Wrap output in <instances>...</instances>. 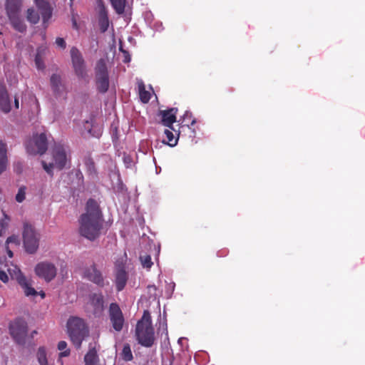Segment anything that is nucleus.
I'll use <instances>...</instances> for the list:
<instances>
[{
	"instance_id": "4c0bfd02",
	"label": "nucleus",
	"mask_w": 365,
	"mask_h": 365,
	"mask_svg": "<svg viewBox=\"0 0 365 365\" xmlns=\"http://www.w3.org/2000/svg\"><path fill=\"white\" fill-rule=\"evenodd\" d=\"M42 166L45 171L50 175L51 176H53V171L52 169L55 167L54 163H46L44 161H42Z\"/></svg>"
},
{
	"instance_id": "393cba45",
	"label": "nucleus",
	"mask_w": 365,
	"mask_h": 365,
	"mask_svg": "<svg viewBox=\"0 0 365 365\" xmlns=\"http://www.w3.org/2000/svg\"><path fill=\"white\" fill-rule=\"evenodd\" d=\"M8 272L12 279H15L18 284L21 283L26 278L21 269L16 265H11L8 268Z\"/></svg>"
},
{
	"instance_id": "8fccbe9b",
	"label": "nucleus",
	"mask_w": 365,
	"mask_h": 365,
	"mask_svg": "<svg viewBox=\"0 0 365 365\" xmlns=\"http://www.w3.org/2000/svg\"><path fill=\"white\" fill-rule=\"evenodd\" d=\"M37 334V331L35 330L32 333H31V337L34 336V334Z\"/></svg>"
},
{
	"instance_id": "f3484780",
	"label": "nucleus",
	"mask_w": 365,
	"mask_h": 365,
	"mask_svg": "<svg viewBox=\"0 0 365 365\" xmlns=\"http://www.w3.org/2000/svg\"><path fill=\"white\" fill-rule=\"evenodd\" d=\"M0 109L5 113L11 110V103L4 86H0Z\"/></svg>"
},
{
	"instance_id": "ddd939ff",
	"label": "nucleus",
	"mask_w": 365,
	"mask_h": 365,
	"mask_svg": "<svg viewBox=\"0 0 365 365\" xmlns=\"http://www.w3.org/2000/svg\"><path fill=\"white\" fill-rule=\"evenodd\" d=\"M53 157L55 167L58 170H63L66 164L67 158L65 148L62 145H56L53 149Z\"/></svg>"
},
{
	"instance_id": "9b49d317",
	"label": "nucleus",
	"mask_w": 365,
	"mask_h": 365,
	"mask_svg": "<svg viewBox=\"0 0 365 365\" xmlns=\"http://www.w3.org/2000/svg\"><path fill=\"white\" fill-rule=\"evenodd\" d=\"M98 21L100 30L105 33L109 27V19L107 9L103 0H97Z\"/></svg>"
},
{
	"instance_id": "49530a36",
	"label": "nucleus",
	"mask_w": 365,
	"mask_h": 365,
	"mask_svg": "<svg viewBox=\"0 0 365 365\" xmlns=\"http://www.w3.org/2000/svg\"><path fill=\"white\" fill-rule=\"evenodd\" d=\"M35 62H36V64L38 68H41L40 67V59L38 56H36Z\"/></svg>"
},
{
	"instance_id": "72a5a7b5",
	"label": "nucleus",
	"mask_w": 365,
	"mask_h": 365,
	"mask_svg": "<svg viewBox=\"0 0 365 365\" xmlns=\"http://www.w3.org/2000/svg\"><path fill=\"white\" fill-rule=\"evenodd\" d=\"M196 123L195 118H192V113L189 111H186L183 115V119L182 121V127L190 125H193Z\"/></svg>"
},
{
	"instance_id": "a211bd4d",
	"label": "nucleus",
	"mask_w": 365,
	"mask_h": 365,
	"mask_svg": "<svg viewBox=\"0 0 365 365\" xmlns=\"http://www.w3.org/2000/svg\"><path fill=\"white\" fill-rule=\"evenodd\" d=\"M85 365H99V357L96 346L89 345L88 351L84 356Z\"/></svg>"
},
{
	"instance_id": "6e6552de",
	"label": "nucleus",
	"mask_w": 365,
	"mask_h": 365,
	"mask_svg": "<svg viewBox=\"0 0 365 365\" xmlns=\"http://www.w3.org/2000/svg\"><path fill=\"white\" fill-rule=\"evenodd\" d=\"M108 317L113 329L118 332L122 331L125 319L119 305L115 303H111L108 309Z\"/></svg>"
},
{
	"instance_id": "3c124183",
	"label": "nucleus",
	"mask_w": 365,
	"mask_h": 365,
	"mask_svg": "<svg viewBox=\"0 0 365 365\" xmlns=\"http://www.w3.org/2000/svg\"><path fill=\"white\" fill-rule=\"evenodd\" d=\"M90 167H92V168H93V167H94V163H93V162H92V163H91V164H90Z\"/></svg>"
},
{
	"instance_id": "f704fd0d",
	"label": "nucleus",
	"mask_w": 365,
	"mask_h": 365,
	"mask_svg": "<svg viewBox=\"0 0 365 365\" xmlns=\"http://www.w3.org/2000/svg\"><path fill=\"white\" fill-rule=\"evenodd\" d=\"M140 261L144 268L150 269L153 264L150 255L147 254L141 255L140 256Z\"/></svg>"
},
{
	"instance_id": "c9c22d12",
	"label": "nucleus",
	"mask_w": 365,
	"mask_h": 365,
	"mask_svg": "<svg viewBox=\"0 0 365 365\" xmlns=\"http://www.w3.org/2000/svg\"><path fill=\"white\" fill-rule=\"evenodd\" d=\"M26 186H21L19 187L17 194L16 195L15 199L18 202H22L26 198Z\"/></svg>"
},
{
	"instance_id": "79ce46f5",
	"label": "nucleus",
	"mask_w": 365,
	"mask_h": 365,
	"mask_svg": "<svg viewBox=\"0 0 365 365\" xmlns=\"http://www.w3.org/2000/svg\"><path fill=\"white\" fill-rule=\"evenodd\" d=\"M88 132L89 133H91L93 136L96 137V138H99L101 135V130L99 129L97 132H95V133H92V130L91 129H89L88 130Z\"/></svg>"
},
{
	"instance_id": "b1692460",
	"label": "nucleus",
	"mask_w": 365,
	"mask_h": 365,
	"mask_svg": "<svg viewBox=\"0 0 365 365\" xmlns=\"http://www.w3.org/2000/svg\"><path fill=\"white\" fill-rule=\"evenodd\" d=\"M21 287L24 289V292L26 297L29 296H36L38 294V292L31 287V282L26 279H24L21 283H19Z\"/></svg>"
},
{
	"instance_id": "58836bf2",
	"label": "nucleus",
	"mask_w": 365,
	"mask_h": 365,
	"mask_svg": "<svg viewBox=\"0 0 365 365\" xmlns=\"http://www.w3.org/2000/svg\"><path fill=\"white\" fill-rule=\"evenodd\" d=\"M6 245H9V244H14L16 246L19 245V237L16 235H12L9 237L7 238L6 241Z\"/></svg>"
},
{
	"instance_id": "de8ad7c7",
	"label": "nucleus",
	"mask_w": 365,
	"mask_h": 365,
	"mask_svg": "<svg viewBox=\"0 0 365 365\" xmlns=\"http://www.w3.org/2000/svg\"><path fill=\"white\" fill-rule=\"evenodd\" d=\"M14 104H15V107L16 108H19V99L16 97H15V99H14Z\"/></svg>"
},
{
	"instance_id": "7ed1b4c3",
	"label": "nucleus",
	"mask_w": 365,
	"mask_h": 365,
	"mask_svg": "<svg viewBox=\"0 0 365 365\" xmlns=\"http://www.w3.org/2000/svg\"><path fill=\"white\" fill-rule=\"evenodd\" d=\"M68 336L74 346L79 349L82 342L88 336L89 330L84 320L80 317H71L67 322Z\"/></svg>"
},
{
	"instance_id": "39448f33",
	"label": "nucleus",
	"mask_w": 365,
	"mask_h": 365,
	"mask_svg": "<svg viewBox=\"0 0 365 365\" xmlns=\"http://www.w3.org/2000/svg\"><path fill=\"white\" fill-rule=\"evenodd\" d=\"M9 331L17 344L20 345L25 344L28 332V325L24 319L18 318L11 322L9 324Z\"/></svg>"
},
{
	"instance_id": "423d86ee",
	"label": "nucleus",
	"mask_w": 365,
	"mask_h": 365,
	"mask_svg": "<svg viewBox=\"0 0 365 365\" xmlns=\"http://www.w3.org/2000/svg\"><path fill=\"white\" fill-rule=\"evenodd\" d=\"M47 148V138L45 133L34 135L33 139L26 144L27 152L32 155H42L46 153Z\"/></svg>"
},
{
	"instance_id": "4468645a",
	"label": "nucleus",
	"mask_w": 365,
	"mask_h": 365,
	"mask_svg": "<svg viewBox=\"0 0 365 365\" xmlns=\"http://www.w3.org/2000/svg\"><path fill=\"white\" fill-rule=\"evenodd\" d=\"M35 4L40 11L43 25L45 28L48 26V21L52 16V9L48 1L46 0H34Z\"/></svg>"
},
{
	"instance_id": "e433bc0d",
	"label": "nucleus",
	"mask_w": 365,
	"mask_h": 365,
	"mask_svg": "<svg viewBox=\"0 0 365 365\" xmlns=\"http://www.w3.org/2000/svg\"><path fill=\"white\" fill-rule=\"evenodd\" d=\"M4 219L0 222V236L2 235L3 231L8 227L9 218L6 214H4Z\"/></svg>"
},
{
	"instance_id": "a18cd8bd",
	"label": "nucleus",
	"mask_w": 365,
	"mask_h": 365,
	"mask_svg": "<svg viewBox=\"0 0 365 365\" xmlns=\"http://www.w3.org/2000/svg\"><path fill=\"white\" fill-rule=\"evenodd\" d=\"M125 53V58L123 60V62L128 63L130 61V56H129L128 53L126 51H124Z\"/></svg>"
},
{
	"instance_id": "20e7f679",
	"label": "nucleus",
	"mask_w": 365,
	"mask_h": 365,
	"mask_svg": "<svg viewBox=\"0 0 365 365\" xmlns=\"http://www.w3.org/2000/svg\"><path fill=\"white\" fill-rule=\"evenodd\" d=\"M22 235L26 252L34 254L38 248L39 240L34 226L28 222H24Z\"/></svg>"
},
{
	"instance_id": "37998d69",
	"label": "nucleus",
	"mask_w": 365,
	"mask_h": 365,
	"mask_svg": "<svg viewBox=\"0 0 365 365\" xmlns=\"http://www.w3.org/2000/svg\"><path fill=\"white\" fill-rule=\"evenodd\" d=\"M14 169H15V170L17 173H20L21 172V163H16L14 165Z\"/></svg>"
},
{
	"instance_id": "aec40b11",
	"label": "nucleus",
	"mask_w": 365,
	"mask_h": 365,
	"mask_svg": "<svg viewBox=\"0 0 365 365\" xmlns=\"http://www.w3.org/2000/svg\"><path fill=\"white\" fill-rule=\"evenodd\" d=\"M51 86L54 95L60 96L64 91V86L61 83V78L58 74H53L50 78Z\"/></svg>"
},
{
	"instance_id": "473e14b6",
	"label": "nucleus",
	"mask_w": 365,
	"mask_h": 365,
	"mask_svg": "<svg viewBox=\"0 0 365 365\" xmlns=\"http://www.w3.org/2000/svg\"><path fill=\"white\" fill-rule=\"evenodd\" d=\"M58 349L63 351L59 353V357H66L70 355L71 351L67 348V343L65 341H60L58 344Z\"/></svg>"
},
{
	"instance_id": "f8f14e48",
	"label": "nucleus",
	"mask_w": 365,
	"mask_h": 365,
	"mask_svg": "<svg viewBox=\"0 0 365 365\" xmlns=\"http://www.w3.org/2000/svg\"><path fill=\"white\" fill-rule=\"evenodd\" d=\"M90 304L92 312L96 317H100L105 309L104 298L102 294L94 293L90 295Z\"/></svg>"
},
{
	"instance_id": "6ab92c4d",
	"label": "nucleus",
	"mask_w": 365,
	"mask_h": 365,
	"mask_svg": "<svg viewBox=\"0 0 365 365\" xmlns=\"http://www.w3.org/2000/svg\"><path fill=\"white\" fill-rule=\"evenodd\" d=\"M128 274L123 267H119L115 274V286L118 292L122 291L127 283Z\"/></svg>"
},
{
	"instance_id": "ea45409f",
	"label": "nucleus",
	"mask_w": 365,
	"mask_h": 365,
	"mask_svg": "<svg viewBox=\"0 0 365 365\" xmlns=\"http://www.w3.org/2000/svg\"><path fill=\"white\" fill-rule=\"evenodd\" d=\"M56 43L58 46L61 47L63 49L66 48V41L63 38L58 37L56 39Z\"/></svg>"
},
{
	"instance_id": "bb28decb",
	"label": "nucleus",
	"mask_w": 365,
	"mask_h": 365,
	"mask_svg": "<svg viewBox=\"0 0 365 365\" xmlns=\"http://www.w3.org/2000/svg\"><path fill=\"white\" fill-rule=\"evenodd\" d=\"M110 4L118 14H123L125 12L126 0H110Z\"/></svg>"
},
{
	"instance_id": "f03ea898",
	"label": "nucleus",
	"mask_w": 365,
	"mask_h": 365,
	"mask_svg": "<svg viewBox=\"0 0 365 365\" xmlns=\"http://www.w3.org/2000/svg\"><path fill=\"white\" fill-rule=\"evenodd\" d=\"M135 336L138 344L143 346L150 348L154 344L155 331L149 311L145 310L142 318L137 322Z\"/></svg>"
},
{
	"instance_id": "4be33fe9",
	"label": "nucleus",
	"mask_w": 365,
	"mask_h": 365,
	"mask_svg": "<svg viewBox=\"0 0 365 365\" xmlns=\"http://www.w3.org/2000/svg\"><path fill=\"white\" fill-rule=\"evenodd\" d=\"M7 147L6 144L0 140V175H1L7 168Z\"/></svg>"
},
{
	"instance_id": "c85d7f7f",
	"label": "nucleus",
	"mask_w": 365,
	"mask_h": 365,
	"mask_svg": "<svg viewBox=\"0 0 365 365\" xmlns=\"http://www.w3.org/2000/svg\"><path fill=\"white\" fill-rule=\"evenodd\" d=\"M138 90L140 101L144 103H148L150 99V93L145 90V85L143 83L140 84Z\"/></svg>"
},
{
	"instance_id": "7c9ffc66",
	"label": "nucleus",
	"mask_w": 365,
	"mask_h": 365,
	"mask_svg": "<svg viewBox=\"0 0 365 365\" xmlns=\"http://www.w3.org/2000/svg\"><path fill=\"white\" fill-rule=\"evenodd\" d=\"M37 359L40 365H48L46 357V351L43 346L38 348L37 351Z\"/></svg>"
},
{
	"instance_id": "dca6fc26",
	"label": "nucleus",
	"mask_w": 365,
	"mask_h": 365,
	"mask_svg": "<svg viewBox=\"0 0 365 365\" xmlns=\"http://www.w3.org/2000/svg\"><path fill=\"white\" fill-rule=\"evenodd\" d=\"M9 21L12 27L17 31L24 33L26 30V26L21 17L20 14L8 15Z\"/></svg>"
},
{
	"instance_id": "cd10ccee",
	"label": "nucleus",
	"mask_w": 365,
	"mask_h": 365,
	"mask_svg": "<svg viewBox=\"0 0 365 365\" xmlns=\"http://www.w3.org/2000/svg\"><path fill=\"white\" fill-rule=\"evenodd\" d=\"M164 133L166 136V140H163V142L168 145L173 147L177 145L179 133H178V136L175 137L173 132L168 129H165Z\"/></svg>"
},
{
	"instance_id": "a19ab883",
	"label": "nucleus",
	"mask_w": 365,
	"mask_h": 365,
	"mask_svg": "<svg viewBox=\"0 0 365 365\" xmlns=\"http://www.w3.org/2000/svg\"><path fill=\"white\" fill-rule=\"evenodd\" d=\"M0 280L4 283H6L9 281L8 274L3 270H0Z\"/></svg>"
},
{
	"instance_id": "2f4dec72",
	"label": "nucleus",
	"mask_w": 365,
	"mask_h": 365,
	"mask_svg": "<svg viewBox=\"0 0 365 365\" xmlns=\"http://www.w3.org/2000/svg\"><path fill=\"white\" fill-rule=\"evenodd\" d=\"M122 359L125 361H132L133 359V354L131 351L130 346L128 344H125L123 346L122 353H121Z\"/></svg>"
},
{
	"instance_id": "5701e85b",
	"label": "nucleus",
	"mask_w": 365,
	"mask_h": 365,
	"mask_svg": "<svg viewBox=\"0 0 365 365\" xmlns=\"http://www.w3.org/2000/svg\"><path fill=\"white\" fill-rule=\"evenodd\" d=\"M96 86L100 93H106L109 88V76H96Z\"/></svg>"
},
{
	"instance_id": "0eeeda50",
	"label": "nucleus",
	"mask_w": 365,
	"mask_h": 365,
	"mask_svg": "<svg viewBox=\"0 0 365 365\" xmlns=\"http://www.w3.org/2000/svg\"><path fill=\"white\" fill-rule=\"evenodd\" d=\"M34 272L39 278L49 282L56 277L57 269L53 263L46 261L38 263L35 267Z\"/></svg>"
},
{
	"instance_id": "c03bdc74",
	"label": "nucleus",
	"mask_w": 365,
	"mask_h": 365,
	"mask_svg": "<svg viewBox=\"0 0 365 365\" xmlns=\"http://www.w3.org/2000/svg\"><path fill=\"white\" fill-rule=\"evenodd\" d=\"M6 252H7L8 256H9L10 258L13 257V255H13V252H12V251L9 249V245H6Z\"/></svg>"
},
{
	"instance_id": "412c9836",
	"label": "nucleus",
	"mask_w": 365,
	"mask_h": 365,
	"mask_svg": "<svg viewBox=\"0 0 365 365\" xmlns=\"http://www.w3.org/2000/svg\"><path fill=\"white\" fill-rule=\"evenodd\" d=\"M21 6L22 0H6L5 7L7 16L20 14Z\"/></svg>"
},
{
	"instance_id": "2eb2a0df",
	"label": "nucleus",
	"mask_w": 365,
	"mask_h": 365,
	"mask_svg": "<svg viewBox=\"0 0 365 365\" xmlns=\"http://www.w3.org/2000/svg\"><path fill=\"white\" fill-rule=\"evenodd\" d=\"M178 108H173L169 110L161 111L162 121L165 126L174 130L173 124L176 121V113Z\"/></svg>"
},
{
	"instance_id": "9d476101",
	"label": "nucleus",
	"mask_w": 365,
	"mask_h": 365,
	"mask_svg": "<svg viewBox=\"0 0 365 365\" xmlns=\"http://www.w3.org/2000/svg\"><path fill=\"white\" fill-rule=\"evenodd\" d=\"M83 277L101 287H103L105 285L103 274L98 269L95 264H93L90 267L85 269L83 272Z\"/></svg>"
},
{
	"instance_id": "09e8293b",
	"label": "nucleus",
	"mask_w": 365,
	"mask_h": 365,
	"mask_svg": "<svg viewBox=\"0 0 365 365\" xmlns=\"http://www.w3.org/2000/svg\"><path fill=\"white\" fill-rule=\"evenodd\" d=\"M39 294L41 295L42 299L45 297V293L43 291L40 292Z\"/></svg>"
},
{
	"instance_id": "c756f323",
	"label": "nucleus",
	"mask_w": 365,
	"mask_h": 365,
	"mask_svg": "<svg viewBox=\"0 0 365 365\" xmlns=\"http://www.w3.org/2000/svg\"><path fill=\"white\" fill-rule=\"evenodd\" d=\"M26 14V19L31 24H36L39 21V15L34 9H28Z\"/></svg>"
},
{
	"instance_id": "f257e3e1",
	"label": "nucleus",
	"mask_w": 365,
	"mask_h": 365,
	"mask_svg": "<svg viewBox=\"0 0 365 365\" xmlns=\"http://www.w3.org/2000/svg\"><path fill=\"white\" fill-rule=\"evenodd\" d=\"M79 233L83 237L93 241L98 238L103 228V215L99 205L93 199H89L86 205V212L79 219Z\"/></svg>"
},
{
	"instance_id": "a878e982",
	"label": "nucleus",
	"mask_w": 365,
	"mask_h": 365,
	"mask_svg": "<svg viewBox=\"0 0 365 365\" xmlns=\"http://www.w3.org/2000/svg\"><path fill=\"white\" fill-rule=\"evenodd\" d=\"M96 76H108L106 61L101 58L96 63L95 68Z\"/></svg>"
},
{
	"instance_id": "1a4fd4ad",
	"label": "nucleus",
	"mask_w": 365,
	"mask_h": 365,
	"mask_svg": "<svg viewBox=\"0 0 365 365\" xmlns=\"http://www.w3.org/2000/svg\"><path fill=\"white\" fill-rule=\"evenodd\" d=\"M71 56L76 74L79 78H83L86 76L85 61L76 47L73 46L71 48Z\"/></svg>"
}]
</instances>
